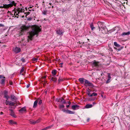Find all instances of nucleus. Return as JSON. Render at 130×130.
<instances>
[{
    "label": "nucleus",
    "instance_id": "12",
    "mask_svg": "<svg viewBox=\"0 0 130 130\" xmlns=\"http://www.w3.org/2000/svg\"><path fill=\"white\" fill-rule=\"evenodd\" d=\"M26 111V107H24L21 108L19 110V111L21 113H23V112H25Z\"/></svg>",
    "mask_w": 130,
    "mask_h": 130
},
{
    "label": "nucleus",
    "instance_id": "51",
    "mask_svg": "<svg viewBox=\"0 0 130 130\" xmlns=\"http://www.w3.org/2000/svg\"><path fill=\"white\" fill-rule=\"evenodd\" d=\"M90 120V119L89 118H88L87 120V122H88L89 121V120Z\"/></svg>",
    "mask_w": 130,
    "mask_h": 130
},
{
    "label": "nucleus",
    "instance_id": "4",
    "mask_svg": "<svg viewBox=\"0 0 130 130\" xmlns=\"http://www.w3.org/2000/svg\"><path fill=\"white\" fill-rule=\"evenodd\" d=\"M9 4H5L4 5V7L5 8H8L9 7H12L13 5L14 6H16L17 4L16 3H15L14 1H10Z\"/></svg>",
    "mask_w": 130,
    "mask_h": 130
},
{
    "label": "nucleus",
    "instance_id": "18",
    "mask_svg": "<svg viewBox=\"0 0 130 130\" xmlns=\"http://www.w3.org/2000/svg\"><path fill=\"white\" fill-rule=\"evenodd\" d=\"M85 79L84 78H80L79 79V81L80 82V83L82 84H84V80Z\"/></svg>",
    "mask_w": 130,
    "mask_h": 130
},
{
    "label": "nucleus",
    "instance_id": "63",
    "mask_svg": "<svg viewBox=\"0 0 130 130\" xmlns=\"http://www.w3.org/2000/svg\"><path fill=\"white\" fill-rule=\"evenodd\" d=\"M22 18H23L24 17V15H23L22 17Z\"/></svg>",
    "mask_w": 130,
    "mask_h": 130
},
{
    "label": "nucleus",
    "instance_id": "23",
    "mask_svg": "<svg viewBox=\"0 0 130 130\" xmlns=\"http://www.w3.org/2000/svg\"><path fill=\"white\" fill-rule=\"evenodd\" d=\"M90 26L92 30H93L95 28V27H94L92 23L90 24Z\"/></svg>",
    "mask_w": 130,
    "mask_h": 130
},
{
    "label": "nucleus",
    "instance_id": "43",
    "mask_svg": "<svg viewBox=\"0 0 130 130\" xmlns=\"http://www.w3.org/2000/svg\"><path fill=\"white\" fill-rule=\"evenodd\" d=\"M61 103H63L64 104L66 103V102L64 99V100H63V101H62V102Z\"/></svg>",
    "mask_w": 130,
    "mask_h": 130
},
{
    "label": "nucleus",
    "instance_id": "59",
    "mask_svg": "<svg viewBox=\"0 0 130 130\" xmlns=\"http://www.w3.org/2000/svg\"><path fill=\"white\" fill-rule=\"evenodd\" d=\"M9 110L11 111V110H12L11 108H10L9 109Z\"/></svg>",
    "mask_w": 130,
    "mask_h": 130
},
{
    "label": "nucleus",
    "instance_id": "34",
    "mask_svg": "<svg viewBox=\"0 0 130 130\" xmlns=\"http://www.w3.org/2000/svg\"><path fill=\"white\" fill-rule=\"evenodd\" d=\"M21 61H22L23 62H25V59L24 58H22L21 59Z\"/></svg>",
    "mask_w": 130,
    "mask_h": 130
},
{
    "label": "nucleus",
    "instance_id": "52",
    "mask_svg": "<svg viewBox=\"0 0 130 130\" xmlns=\"http://www.w3.org/2000/svg\"><path fill=\"white\" fill-rule=\"evenodd\" d=\"M101 27L104 30L105 29V28L104 27H102L101 25H100Z\"/></svg>",
    "mask_w": 130,
    "mask_h": 130
},
{
    "label": "nucleus",
    "instance_id": "53",
    "mask_svg": "<svg viewBox=\"0 0 130 130\" xmlns=\"http://www.w3.org/2000/svg\"><path fill=\"white\" fill-rule=\"evenodd\" d=\"M4 25L2 24H0V27L4 26Z\"/></svg>",
    "mask_w": 130,
    "mask_h": 130
},
{
    "label": "nucleus",
    "instance_id": "45",
    "mask_svg": "<svg viewBox=\"0 0 130 130\" xmlns=\"http://www.w3.org/2000/svg\"><path fill=\"white\" fill-rule=\"evenodd\" d=\"M9 84L11 85H12L13 84V82L12 81H9Z\"/></svg>",
    "mask_w": 130,
    "mask_h": 130
},
{
    "label": "nucleus",
    "instance_id": "13",
    "mask_svg": "<svg viewBox=\"0 0 130 130\" xmlns=\"http://www.w3.org/2000/svg\"><path fill=\"white\" fill-rule=\"evenodd\" d=\"M6 102L7 103L6 104L7 105L8 104L9 105L11 106H13L14 103L13 102H12L11 101H7V100H6Z\"/></svg>",
    "mask_w": 130,
    "mask_h": 130
},
{
    "label": "nucleus",
    "instance_id": "7",
    "mask_svg": "<svg viewBox=\"0 0 130 130\" xmlns=\"http://www.w3.org/2000/svg\"><path fill=\"white\" fill-rule=\"evenodd\" d=\"M13 51L15 53L17 54L20 52L21 49L19 47H16L13 49Z\"/></svg>",
    "mask_w": 130,
    "mask_h": 130
},
{
    "label": "nucleus",
    "instance_id": "35",
    "mask_svg": "<svg viewBox=\"0 0 130 130\" xmlns=\"http://www.w3.org/2000/svg\"><path fill=\"white\" fill-rule=\"evenodd\" d=\"M108 50L109 51H110L112 52V51H113V50L112 49V48L110 47H109V48L108 49Z\"/></svg>",
    "mask_w": 130,
    "mask_h": 130
},
{
    "label": "nucleus",
    "instance_id": "50",
    "mask_svg": "<svg viewBox=\"0 0 130 130\" xmlns=\"http://www.w3.org/2000/svg\"><path fill=\"white\" fill-rule=\"evenodd\" d=\"M47 129L46 127H45L43 128V129H42V130H46Z\"/></svg>",
    "mask_w": 130,
    "mask_h": 130
},
{
    "label": "nucleus",
    "instance_id": "54",
    "mask_svg": "<svg viewBox=\"0 0 130 130\" xmlns=\"http://www.w3.org/2000/svg\"><path fill=\"white\" fill-rule=\"evenodd\" d=\"M70 106V105H67L66 106V107L67 108H68Z\"/></svg>",
    "mask_w": 130,
    "mask_h": 130
},
{
    "label": "nucleus",
    "instance_id": "5",
    "mask_svg": "<svg viewBox=\"0 0 130 130\" xmlns=\"http://www.w3.org/2000/svg\"><path fill=\"white\" fill-rule=\"evenodd\" d=\"M62 110L64 112L69 114H74L75 113V112L72 111L68 109L66 110L65 109H63Z\"/></svg>",
    "mask_w": 130,
    "mask_h": 130
},
{
    "label": "nucleus",
    "instance_id": "47",
    "mask_svg": "<svg viewBox=\"0 0 130 130\" xmlns=\"http://www.w3.org/2000/svg\"><path fill=\"white\" fill-rule=\"evenodd\" d=\"M11 111V112H10L11 114H13V113H14V112L13 110H11V111Z\"/></svg>",
    "mask_w": 130,
    "mask_h": 130
},
{
    "label": "nucleus",
    "instance_id": "58",
    "mask_svg": "<svg viewBox=\"0 0 130 130\" xmlns=\"http://www.w3.org/2000/svg\"><path fill=\"white\" fill-rule=\"evenodd\" d=\"M3 112H1V113H0V115H3Z\"/></svg>",
    "mask_w": 130,
    "mask_h": 130
},
{
    "label": "nucleus",
    "instance_id": "44",
    "mask_svg": "<svg viewBox=\"0 0 130 130\" xmlns=\"http://www.w3.org/2000/svg\"><path fill=\"white\" fill-rule=\"evenodd\" d=\"M32 18H29L27 19V20L28 21H30L32 19Z\"/></svg>",
    "mask_w": 130,
    "mask_h": 130
},
{
    "label": "nucleus",
    "instance_id": "39",
    "mask_svg": "<svg viewBox=\"0 0 130 130\" xmlns=\"http://www.w3.org/2000/svg\"><path fill=\"white\" fill-rule=\"evenodd\" d=\"M38 60V59L35 58H32V60L34 61H36Z\"/></svg>",
    "mask_w": 130,
    "mask_h": 130
},
{
    "label": "nucleus",
    "instance_id": "36",
    "mask_svg": "<svg viewBox=\"0 0 130 130\" xmlns=\"http://www.w3.org/2000/svg\"><path fill=\"white\" fill-rule=\"evenodd\" d=\"M95 99L94 98L90 99L89 100L90 101H94Z\"/></svg>",
    "mask_w": 130,
    "mask_h": 130
},
{
    "label": "nucleus",
    "instance_id": "30",
    "mask_svg": "<svg viewBox=\"0 0 130 130\" xmlns=\"http://www.w3.org/2000/svg\"><path fill=\"white\" fill-rule=\"evenodd\" d=\"M59 107L60 108H64V105H60L59 106Z\"/></svg>",
    "mask_w": 130,
    "mask_h": 130
},
{
    "label": "nucleus",
    "instance_id": "6",
    "mask_svg": "<svg viewBox=\"0 0 130 130\" xmlns=\"http://www.w3.org/2000/svg\"><path fill=\"white\" fill-rule=\"evenodd\" d=\"M85 84H87V86H90L92 88L94 87V86L93 84L91 83L89 81L86 79H85Z\"/></svg>",
    "mask_w": 130,
    "mask_h": 130
},
{
    "label": "nucleus",
    "instance_id": "49",
    "mask_svg": "<svg viewBox=\"0 0 130 130\" xmlns=\"http://www.w3.org/2000/svg\"><path fill=\"white\" fill-rule=\"evenodd\" d=\"M43 14L44 15H46V12L45 11H44L43 12Z\"/></svg>",
    "mask_w": 130,
    "mask_h": 130
},
{
    "label": "nucleus",
    "instance_id": "24",
    "mask_svg": "<svg viewBox=\"0 0 130 130\" xmlns=\"http://www.w3.org/2000/svg\"><path fill=\"white\" fill-rule=\"evenodd\" d=\"M29 122L30 123L32 124H35V121L33 120H29Z\"/></svg>",
    "mask_w": 130,
    "mask_h": 130
},
{
    "label": "nucleus",
    "instance_id": "16",
    "mask_svg": "<svg viewBox=\"0 0 130 130\" xmlns=\"http://www.w3.org/2000/svg\"><path fill=\"white\" fill-rule=\"evenodd\" d=\"M130 34V31H128L127 32H123L121 34L122 36H125V35L128 36Z\"/></svg>",
    "mask_w": 130,
    "mask_h": 130
},
{
    "label": "nucleus",
    "instance_id": "33",
    "mask_svg": "<svg viewBox=\"0 0 130 130\" xmlns=\"http://www.w3.org/2000/svg\"><path fill=\"white\" fill-rule=\"evenodd\" d=\"M10 115L12 116V117H13L14 118H16V116H15L14 113L13 114H10Z\"/></svg>",
    "mask_w": 130,
    "mask_h": 130
},
{
    "label": "nucleus",
    "instance_id": "1",
    "mask_svg": "<svg viewBox=\"0 0 130 130\" xmlns=\"http://www.w3.org/2000/svg\"><path fill=\"white\" fill-rule=\"evenodd\" d=\"M41 31V29L37 25H35L33 26L32 31L29 33V38L31 40L33 36L36 35H37L39 32Z\"/></svg>",
    "mask_w": 130,
    "mask_h": 130
},
{
    "label": "nucleus",
    "instance_id": "11",
    "mask_svg": "<svg viewBox=\"0 0 130 130\" xmlns=\"http://www.w3.org/2000/svg\"><path fill=\"white\" fill-rule=\"evenodd\" d=\"M79 106L77 105H73L72 106V109L74 110L78 109L79 108Z\"/></svg>",
    "mask_w": 130,
    "mask_h": 130
},
{
    "label": "nucleus",
    "instance_id": "20",
    "mask_svg": "<svg viewBox=\"0 0 130 130\" xmlns=\"http://www.w3.org/2000/svg\"><path fill=\"white\" fill-rule=\"evenodd\" d=\"M57 71L56 70H53L52 72V73L53 75V76L55 75Z\"/></svg>",
    "mask_w": 130,
    "mask_h": 130
},
{
    "label": "nucleus",
    "instance_id": "2",
    "mask_svg": "<svg viewBox=\"0 0 130 130\" xmlns=\"http://www.w3.org/2000/svg\"><path fill=\"white\" fill-rule=\"evenodd\" d=\"M91 63L93 67L96 70L99 71L102 69V66L99 62L94 60L92 61Z\"/></svg>",
    "mask_w": 130,
    "mask_h": 130
},
{
    "label": "nucleus",
    "instance_id": "10",
    "mask_svg": "<svg viewBox=\"0 0 130 130\" xmlns=\"http://www.w3.org/2000/svg\"><path fill=\"white\" fill-rule=\"evenodd\" d=\"M91 92V91H87L88 92L87 93L88 95V96H89L92 97L93 96H95L97 95V94L96 93H94V92H93V93H92V94H91L90 93V92Z\"/></svg>",
    "mask_w": 130,
    "mask_h": 130
},
{
    "label": "nucleus",
    "instance_id": "57",
    "mask_svg": "<svg viewBox=\"0 0 130 130\" xmlns=\"http://www.w3.org/2000/svg\"><path fill=\"white\" fill-rule=\"evenodd\" d=\"M93 106L94 104H96V103L95 102H94L93 103Z\"/></svg>",
    "mask_w": 130,
    "mask_h": 130
},
{
    "label": "nucleus",
    "instance_id": "14",
    "mask_svg": "<svg viewBox=\"0 0 130 130\" xmlns=\"http://www.w3.org/2000/svg\"><path fill=\"white\" fill-rule=\"evenodd\" d=\"M10 98L11 100L12 101H16L17 100V98L13 94L11 95Z\"/></svg>",
    "mask_w": 130,
    "mask_h": 130
},
{
    "label": "nucleus",
    "instance_id": "9",
    "mask_svg": "<svg viewBox=\"0 0 130 130\" xmlns=\"http://www.w3.org/2000/svg\"><path fill=\"white\" fill-rule=\"evenodd\" d=\"M8 92L6 91L5 90L4 91V97L6 98L7 100H8L10 98L9 97L8 95Z\"/></svg>",
    "mask_w": 130,
    "mask_h": 130
},
{
    "label": "nucleus",
    "instance_id": "40",
    "mask_svg": "<svg viewBox=\"0 0 130 130\" xmlns=\"http://www.w3.org/2000/svg\"><path fill=\"white\" fill-rule=\"evenodd\" d=\"M40 120L39 119H38L36 121H35V124L36 123H39V122H40Z\"/></svg>",
    "mask_w": 130,
    "mask_h": 130
},
{
    "label": "nucleus",
    "instance_id": "19",
    "mask_svg": "<svg viewBox=\"0 0 130 130\" xmlns=\"http://www.w3.org/2000/svg\"><path fill=\"white\" fill-rule=\"evenodd\" d=\"M37 103L38 101H37V100H36V101H35L34 102L33 106V107L34 108H35L36 107Z\"/></svg>",
    "mask_w": 130,
    "mask_h": 130
},
{
    "label": "nucleus",
    "instance_id": "61",
    "mask_svg": "<svg viewBox=\"0 0 130 130\" xmlns=\"http://www.w3.org/2000/svg\"><path fill=\"white\" fill-rule=\"evenodd\" d=\"M25 9H26V11H27V7H25Z\"/></svg>",
    "mask_w": 130,
    "mask_h": 130
},
{
    "label": "nucleus",
    "instance_id": "62",
    "mask_svg": "<svg viewBox=\"0 0 130 130\" xmlns=\"http://www.w3.org/2000/svg\"><path fill=\"white\" fill-rule=\"evenodd\" d=\"M98 23H99V24H102V23L101 22H98Z\"/></svg>",
    "mask_w": 130,
    "mask_h": 130
},
{
    "label": "nucleus",
    "instance_id": "3",
    "mask_svg": "<svg viewBox=\"0 0 130 130\" xmlns=\"http://www.w3.org/2000/svg\"><path fill=\"white\" fill-rule=\"evenodd\" d=\"M28 27L26 25H23L21 26L19 30L20 35L19 36L22 35L28 29Z\"/></svg>",
    "mask_w": 130,
    "mask_h": 130
},
{
    "label": "nucleus",
    "instance_id": "32",
    "mask_svg": "<svg viewBox=\"0 0 130 130\" xmlns=\"http://www.w3.org/2000/svg\"><path fill=\"white\" fill-rule=\"evenodd\" d=\"M63 81V79L62 78H60V77L58 80L59 83Z\"/></svg>",
    "mask_w": 130,
    "mask_h": 130
},
{
    "label": "nucleus",
    "instance_id": "22",
    "mask_svg": "<svg viewBox=\"0 0 130 130\" xmlns=\"http://www.w3.org/2000/svg\"><path fill=\"white\" fill-rule=\"evenodd\" d=\"M37 100L38 101V104L39 105H41L42 104V101L40 99L38 98Z\"/></svg>",
    "mask_w": 130,
    "mask_h": 130
},
{
    "label": "nucleus",
    "instance_id": "26",
    "mask_svg": "<svg viewBox=\"0 0 130 130\" xmlns=\"http://www.w3.org/2000/svg\"><path fill=\"white\" fill-rule=\"evenodd\" d=\"M51 80H52L54 82H56L57 80V78H56L52 77L51 79Z\"/></svg>",
    "mask_w": 130,
    "mask_h": 130
},
{
    "label": "nucleus",
    "instance_id": "48",
    "mask_svg": "<svg viewBox=\"0 0 130 130\" xmlns=\"http://www.w3.org/2000/svg\"><path fill=\"white\" fill-rule=\"evenodd\" d=\"M29 86H30V85L29 84H28L26 86V87L27 88H28L29 87Z\"/></svg>",
    "mask_w": 130,
    "mask_h": 130
},
{
    "label": "nucleus",
    "instance_id": "41",
    "mask_svg": "<svg viewBox=\"0 0 130 130\" xmlns=\"http://www.w3.org/2000/svg\"><path fill=\"white\" fill-rule=\"evenodd\" d=\"M110 79H108L107 80V81L106 82V84H107L109 83L110 82Z\"/></svg>",
    "mask_w": 130,
    "mask_h": 130
},
{
    "label": "nucleus",
    "instance_id": "60",
    "mask_svg": "<svg viewBox=\"0 0 130 130\" xmlns=\"http://www.w3.org/2000/svg\"><path fill=\"white\" fill-rule=\"evenodd\" d=\"M32 8V6H30L29 8H28V9H29V8Z\"/></svg>",
    "mask_w": 130,
    "mask_h": 130
},
{
    "label": "nucleus",
    "instance_id": "15",
    "mask_svg": "<svg viewBox=\"0 0 130 130\" xmlns=\"http://www.w3.org/2000/svg\"><path fill=\"white\" fill-rule=\"evenodd\" d=\"M92 107L93 105L89 104H87L85 106V108H92Z\"/></svg>",
    "mask_w": 130,
    "mask_h": 130
},
{
    "label": "nucleus",
    "instance_id": "27",
    "mask_svg": "<svg viewBox=\"0 0 130 130\" xmlns=\"http://www.w3.org/2000/svg\"><path fill=\"white\" fill-rule=\"evenodd\" d=\"M9 122L11 124H17L16 122H14L12 120H10L9 121Z\"/></svg>",
    "mask_w": 130,
    "mask_h": 130
},
{
    "label": "nucleus",
    "instance_id": "64",
    "mask_svg": "<svg viewBox=\"0 0 130 130\" xmlns=\"http://www.w3.org/2000/svg\"><path fill=\"white\" fill-rule=\"evenodd\" d=\"M46 78V76H44V77H43V78L44 79H45V78Z\"/></svg>",
    "mask_w": 130,
    "mask_h": 130
},
{
    "label": "nucleus",
    "instance_id": "56",
    "mask_svg": "<svg viewBox=\"0 0 130 130\" xmlns=\"http://www.w3.org/2000/svg\"><path fill=\"white\" fill-rule=\"evenodd\" d=\"M18 13H16V14H15V16H17V15L19 16V15H18V14L19 13V12H18Z\"/></svg>",
    "mask_w": 130,
    "mask_h": 130
},
{
    "label": "nucleus",
    "instance_id": "21",
    "mask_svg": "<svg viewBox=\"0 0 130 130\" xmlns=\"http://www.w3.org/2000/svg\"><path fill=\"white\" fill-rule=\"evenodd\" d=\"M5 78H3L1 80V81H0V83L3 85L5 84Z\"/></svg>",
    "mask_w": 130,
    "mask_h": 130
},
{
    "label": "nucleus",
    "instance_id": "8",
    "mask_svg": "<svg viewBox=\"0 0 130 130\" xmlns=\"http://www.w3.org/2000/svg\"><path fill=\"white\" fill-rule=\"evenodd\" d=\"M56 33L59 35L62 36L63 35V32H62L61 29L59 28L56 31Z\"/></svg>",
    "mask_w": 130,
    "mask_h": 130
},
{
    "label": "nucleus",
    "instance_id": "31",
    "mask_svg": "<svg viewBox=\"0 0 130 130\" xmlns=\"http://www.w3.org/2000/svg\"><path fill=\"white\" fill-rule=\"evenodd\" d=\"M110 73H108V79H110L111 78V76H110Z\"/></svg>",
    "mask_w": 130,
    "mask_h": 130
},
{
    "label": "nucleus",
    "instance_id": "25",
    "mask_svg": "<svg viewBox=\"0 0 130 130\" xmlns=\"http://www.w3.org/2000/svg\"><path fill=\"white\" fill-rule=\"evenodd\" d=\"M114 45L116 47H119L120 46V45L118 44L116 42H115L114 43Z\"/></svg>",
    "mask_w": 130,
    "mask_h": 130
},
{
    "label": "nucleus",
    "instance_id": "42",
    "mask_svg": "<svg viewBox=\"0 0 130 130\" xmlns=\"http://www.w3.org/2000/svg\"><path fill=\"white\" fill-rule=\"evenodd\" d=\"M30 12H26V13H26V16L28 15H29L30 14Z\"/></svg>",
    "mask_w": 130,
    "mask_h": 130
},
{
    "label": "nucleus",
    "instance_id": "38",
    "mask_svg": "<svg viewBox=\"0 0 130 130\" xmlns=\"http://www.w3.org/2000/svg\"><path fill=\"white\" fill-rule=\"evenodd\" d=\"M53 126V125H52L51 126H47V127H46V128L47 129H48L51 128Z\"/></svg>",
    "mask_w": 130,
    "mask_h": 130
},
{
    "label": "nucleus",
    "instance_id": "28",
    "mask_svg": "<svg viewBox=\"0 0 130 130\" xmlns=\"http://www.w3.org/2000/svg\"><path fill=\"white\" fill-rule=\"evenodd\" d=\"M24 71V67H23L21 69L20 71V73H22Z\"/></svg>",
    "mask_w": 130,
    "mask_h": 130
},
{
    "label": "nucleus",
    "instance_id": "55",
    "mask_svg": "<svg viewBox=\"0 0 130 130\" xmlns=\"http://www.w3.org/2000/svg\"><path fill=\"white\" fill-rule=\"evenodd\" d=\"M100 26L99 25V30L100 31V30H101V28H100Z\"/></svg>",
    "mask_w": 130,
    "mask_h": 130
},
{
    "label": "nucleus",
    "instance_id": "46",
    "mask_svg": "<svg viewBox=\"0 0 130 130\" xmlns=\"http://www.w3.org/2000/svg\"><path fill=\"white\" fill-rule=\"evenodd\" d=\"M67 103L69 104V105H70L71 104V102H70V101H69V102L67 101V102H66V103Z\"/></svg>",
    "mask_w": 130,
    "mask_h": 130
},
{
    "label": "nucleus",
    "instance_id": "37",
    "mask_svg": "<svg viewBox=\"0 0 130 130\" xmlns=\"http://www.w3.org/2000/svg\"><path fill=\"white\" fill-rule=\"evenodd\" d=\"M3 78L5 79V77L3 75H0V79L1 78Z\"/></svg>",
    "mask_w": 130,
    "mask_h": 130
},
{
    "label": "nucleus",
    "instance_id": "29",
    "mask_svg": "<svg viewBox=\"0 0 130 130\" xmlns=\"http://www.w3.org/2000/svg\"><path fill=\"white\" fill-rule=\"evenodd\" d=\"M116 28V27H115L114 28H113V29L111 30H109V31H108V32L110 33L111 32H110V31H115L116 30L115 28Z\"/></svg>",
    "mask_w": 130,
    "mask_h": 130
},
{
    "label": "nucleus",
    "instance_id": "17",
    "mask_svg": "<svg viewBox=\"0 0 130 130\" xmlns=\"http://www.w3.org/2000/svg\"><path fill=\"white\" fill-rule=\"evenodd\" d=\"M63 100H64V99L62 98L60 99L57 98L55 99V101L61 103L62 101H63Z\"/></svg>",
    "mask_w": 130,
    "mask_h": 130
}]
</instances>
